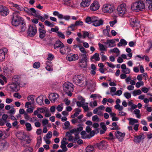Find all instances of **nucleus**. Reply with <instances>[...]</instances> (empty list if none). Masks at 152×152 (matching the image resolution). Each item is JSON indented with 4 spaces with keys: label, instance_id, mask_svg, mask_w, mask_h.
Here are the masks:
<instances>
[{
    "label": "nucleus",
    "instance_id": "19",
    "mask_svg": "<svg viewBox=\"0 0 152 152\" xmlns=\"http://www.w3.org/2000/svg\"><path fill=\"white\" fill-rule=\"evenodd\" d=\"M99 7V3L97 1H94L91 5L90 9L92 10H98Z\"/></svg>",
    "mask_w": 152,
    "mask_h": 152
},
{
    "label": "nucleus",
    "instance_id": "24",
    "mask_svg": "<svg viewBox=\"0 0 152 152\" xmlns=\"http://www.w3.org/2000/svg\"><path fill=\"white\" fill-rule=\"evenodd\" d=\"M110 28L109 26H107L106 27V28L104 29L103 30L104 34L106 36L110 37L111 35L110 34Z\"/></svg>",
    "mask_w": 152,
    "mask_h": 152
},
{
    "label": "nucleus",
    "instance_id": "20",
    "mask_svg": "<svg viewBox=\"0 0 152 152\" xmlns=\"http://www.w3.org/2000/svg\"><path fill=\"white\" fill-rule=\"evenodd\" d=\"M97 145L100 149H104L107 148V144L105 141L102 140L99 143H97Z\"/></svg>",
    "mask_w": 152,
    "mask_h": 152
},
{
    "label": "nucleus",
    "instance_id": "50",
    "mask_svg": "<svg viewBox=\"0 0 152 152\" xmlns=\"http://www.w3.org/2000/svg\"><path fill=\"white\" fill-rule=\"evenodd\" d=\"M99 46L100 50L101 51H105L106 50L105 47L103 44L99 43Z\"/></svg>",
    "mask_w": 152,
    "mask_h": 152
},
{
    "label": "nucleus",
    "instance_id": "45",
    "mask_svg": "<svg viewBox=\"0 0 152 152\" xmlns=\"http://www.w3.org/2000/svg\"><path fill=\"white\" fill-rule=\"evenodd\" d=\"M145 2L149 4L148 7L149 10H152V0H146Z\"/></svg>",
    "mask_w": 152,
    "mask_h": 152
},
{
    "label": "nucleus",
    "instance_id": "34",
    "mask_svg": "<svg viewBox=\"0 0 152 152\" xmlns=\"http://www.w3.org/2000/svg\"><path fill=\"white\" fill-rule=\"evenodd\" d=\"M128 119L129 121V125H133L138 122V120L132 118H129Z\"/></svg>",
    "mask_w": 152,
    "mask_h": 152
},
{
    "label": "nucleus",
    "instance_id": "11",
    "mask_svg": "<svg viewBox=\"0 0 152 152\" xmlns=\"http://www.w3.org/2000/svg\"><path fill=\"white\" fill-rule=\"evenodd\" d=\"M8 9L3 5H0V14L2 15L5 16L7 15L9 13Z\"/></svg>",
    "mask_w": 152,
    "mask_h": 152
},
{
    "label": "nucleus",
    "instance_id": "49",
    "mask_svg": "<svg viewBox=\"0 0 152 152\" xmlns=\"http://www.w3.org/2000/svg\"><path fill=\"white\" fill-rule=\"evenodd\" d=\"M17 86H18L15 84L13 83L11 85L10 88L12 89V90L13 91H16V90H17V89H16Z\"/></svg>",
    "mask_w": 152,
    "mask_h": 152
},
{
    "label": "nucleus",
    "instance_id": "60",
    "mask_svg": "<svg viewBox=\"0 0 152 152\" xmlns=\"http://www.w3.org/2000/svg\"><path fill=\"white\" fill-rule=\"evenodd\" d=\"M66 145V144H61V145L60 146L62 148L63 151L64 152L66 151L67 150V148Z\"/></svg>",
    "mask_w": 152,
    "mask_h": 152
},
{
    "label": "nucleus",
    "instance_id": "9",
    "mask_svg": "<svg viewBox=\"0 0 152 152\" xmlns=\"http://www.w3.org/2000/svg\"><path fill=\"white\" fill-rule=\"evenodd\" d=\"M25 12L28 14H31L32 15L37 17V16L39 14L38 12L34 8H28L26 7V10Z\"/></svg>",
    "mask_w": 152,
    "mask_h": 152
},
{
    "label": "nucleus",
    "instance_id": "36",
    "mask_svg": "<svg viewBox=\"0 0 152 152\" xmlns=\"http://www.w3.org/2000/svg\"><path fill=\"white\" fill-rule=\"evenodd\" d=\"M86 37L89 38H92L93 37V36L91 34H89L88 32L85 31L83 32V37L85 39Z\"/></svg>",
    "mask_w": 152,
    "mask_h": 152
},
{
    "label": "nucleus",
    "instance_id": "41",
    "mask_svg": "<svg viewBox=\"0 0 152 152\" xmlns=\"http://www.w3.org/2000/svg\"><path fill=\"white\" fill-rule=\"evenodd\" d=\"M91 58L94 59L96 61H99L100 59L99 54L97 53H95L92 57Z\"/></svg>",
    "mask_w": 152,
    "mask_h": 152
},
{
    "label": "nucleus",
    "instance_id": "56",
    "mask_svg": "<svg viewBox=\"0 0 152 152\" xmlns=\"http://www.w3.org/2000/svg\"><path fill=\"white\" fill-rule=\"evenodd\" d=\"M40 63L39 62H37L34 63L33 65L34 68L36 69L39 68L40 66Z\"/></svg>",
    "mask_w": 152,
    "mask_h": 152
},
{
    "label": "nucleus",
    "instance_id": "32",
    "mask_svg": "<svg viewBox=\"0 0 152 152\" xmlns=\"http://www.w3.org/2000/svg\"><path fill=\"white\" fill-rule=\"evenodd\" d=\"M106 44L108 45L109 47H111L114 46V40L107 39L106 41Z\"/></svg>",
    "mask_w": 152,
    "mask_h": 152
},
{
    "label": "nucleus",
    "instance_id": "23",
    "mask_svg": "<svg viewBox=\"0 0 152 152\" xmlns=\"http://www.w3.org/2000/svg\"><path fill=\"white\" fill-rule=\"evenodd\" d=\"M90 0H82L80 4V6L83 7H88L90 4Z\"/></svg>",
    "mask_w": 152,
    "mask_h": 152
},
{
    "label": "nucleus",
    "instance_id": "38",
    "mask_svg": "<svg viewBox=\"0 0 152 152\" xmlns=\"http://www.w3.org/2000/svg\"><path fill=\"white\" fill-rule=\"evenodd\" d=\"M25 126L26 128V130L28 131H31L32 129V127L31 124L29 123H26L25 124Z\"/></svg>",
    "mask_w": 152,
    "mask_h": 152
},
{
    "label": "nucleus",
    "instance_id": "54",
    "mask_svg": "<svg viewBox=\"0 0 152 152\" xmlns=\"http://www.w3.org/2000/svg\"><path fill=\"white\" fill-rule=\"evenodd\" d=\"M115 108L119 111H121L124 108L122 106L120 105L119 104L115 105Z\"/></svg>",
    "mask_w": 152,
    "mask_h": 152
},
{
    "label": "nucleus",
    "instance_id": "57",
    "mask_svg": "<svg viewBox=\"0 0 152 152\" xmlns=\"http://www.w3.org/2000/svg\"><path fill=\"white\" fill-rule=\"evenodd\" d=\"M124 95L127 99H129L131 96V94L128 92H125L124 94Z\"/></svg>",
    "mask_w": 152,
    "mask_h": 152
},
{
    "label": "nucleus",
    "instance_id": "21",
    "mask_svg": "<svg viewBox=\"0 0 152 152\" xmlns=\"http://www.w3.org/2000/svg\"><path fill=\"white\" fill-rule=\"evenodd\" d=\"M64 47L63 43L59 39L58 40L55 42L54 45V48L56 49L58 48H61Z\"/></svg>",
    "mask_w": 152,
    "mask_h": 152
},
{
    "label": "nucleus",
    "instance_id": "48",
    "mask_svg": "<svg viewBox=\"0 0 152 152\" xmlns=\"http://www.w3.org/2000/svg\"><path fill=\"white\" fill-rule=\"evenodd\" d=\"M28 100V101L29 102H31L33 104L34 103V96L33 95H30L29 96L27 97Z\"/></svg>",
    "mask_w": 152,
    "mask_h": 152
},
{
    "label": "nucleus",
    "instance_id": "14",
    "mask_svg": "<svg viewBox=\"0 0 152 152\" xmlns=\"http://www.w3.org/2000/svg\"><path fill=\"white\" fill-rule=\"evenodd\" d=\"M131 25L133 27L136 26L139 27L140 25V22L137 18H132L130 20Z\"/></svg>",
    "mask_w": 152,
    "mask_h": 152
},
{
    "label": "nucleus",
    "instance_id": "25",
    "mask_svg": "<svg viewBox=\"0 0 152 152\" xmlns=\"http://www.w3.org/2000/svg\"><path fill=\"white\" fill-rule=\"evenodd\" d=\"M13 70V68L10 66L8 67L5 66L4 67V71L6 74L12 72Z\"/></svg>",
    "mask_w": 152,
    "mask_h": 152
},
{
    "label": "nucleus",
    "instance_id": "27",
    "mask_svg": "<svg viewBox=\"0 0 152 152\" xmlns=\"http://www.w3.org/2000/svg\"><path fill=\"white\" fill-rule=\"evenodd\" d=\"M12 6L13 7L15 8L17 10L20 11L25 12V10H26V7L23 8L20 5L14 3H12Z\"/></svg>",
    "mask_w": 152,
    "mask_h": 152
},
{
    "label": "nucleus",
    "instance_id": "2",
    "mask_svg": "<svg viewBox=\"0 0 152 152\" xmlns=\"http://www.w3.org/2000/svg\"><path fill=\"white\" fill-rule=\"evenodd\" d=\"M19 11L14 12L12 14V23L14 26H17L20 25L22 20L21 18L18 15Z\"/></svg>",
    "mask_w": 152,
    "mask_h": 152
},
{
    "label": "nucleus",
    "instance_id": "10",
    "mask_svg": "<svg viewBox=\"0 0 152 152\" xmlns=\"http://www.w3.org/2000/svg\"><path fill=\"white\" fill-rule=\"evenodd\" d=\"M8 52V49L6 48L0 49V61H3L5 58V55Z\"/></svg>",
    "mask_w": 152,
    "mask_h": 152
},
{
    "label": "nucleus",
    "instance_id": "51",
    "mask_svg": "<svg viewBox=\"0 0 152 152\" xmlns=\"http://www.w3.org/2000/svg\"><path fill=\"white\" fill-rule=\"evenodd\" d=\"M79 134V132H76L75 133V138L73 139V141L74 142H76L77 140H78L79 138V137L78 135V134Z\"/></svg>",
    "mask_w": 152,
    "mask_h": 152
},
{
    "label": "nucleus",
    "instance_id": "13",
    "mask_svg": "<svg viewBox=\"0 0 152 152\" xmlns=\"http://www.w3.org/2000/svg\"><path fill=\"white\" fill-rule=\"evenodd\" d=\"M115 136L118 140L120 142H121L124 140L125 133L117 131L115 132Z\"/></svg>",
    "mask_w": 152,
    "mask_h": 152
},
{
    "label": "nucleus",
    "instance_id": "3",
    "mask_svg": "<svg viewBox=\"0 0 152 152\" xmlns=\"http://www.w3.org/2000/svg\"><path fill=\"white\" fill-rule=\"evenodd\" d=\"M73 87L72 84L68 82L65 83L63 85L64 91L70 96L72 95V92L73 91Z\"/></svg>",
    "mask_w": 152,
    "mask_h": 152
},
{
    "label": "nucleus",
    "instance_id": "40",
    "mask_svg": "<svg viewBox=\"0 0 152 152\" xmlns=\"http://www.w3.org/2000/svg\"><path fill=\"white\" fill-rule=\"evenodd\" d=\"M90 97L91 98H92L93 99H95L97 98H101L102 97L99 94H91L90 96Z\"/></svg>",
    "mask_w": 152,
    "mask_h": 152
},
{
    "label": "nucleus",
    "instance_id": "29",
    "mask_svg": "<svg viewBox=\"0 0 152 152\" xmlns=\"http://www.w3.org/2000/svg\"><path fill=\"white\" fill-rule=\"evenodd\" d=\"M36 102L39 105H43V100L42 96H39L36 99Z\"/></svg>",
    "mask_w": 152,
    "mask_h": 152
},
{
    "label": "nucleus",
    "instance_id": "43",
    "mask_svg": "<svg viewBox=\"0 0 152 152\" xmlns=\"http://www.w3.org/2000/svg\"><path fill=\"white\" fill-rule=\"evenodd\" d=\"M31 138L29 136L27 137V138L25 139V144L26 145L25 147L27 146V145L29 144L31 142Z\"/></svg>",
    "mask_w": 152,
    "mask_h": 152
},
{
    "label": "nucleus",
    "instance_id": "35",
    "mask_svg": "<svg viewBox=\"0 0 152 152\" xmlns=\"http://www.w3.org/2000/svg\"><path fill=\"white\" fill-rule=\"evenodd\" d=\"M86 152H95L94 146L91 145H88L86 149Z\"/></svg>",
    "mask_w": 152,
    "mask_h": 152
},
{
    "label": "nucleus",
    "instance_id": "53",
    "mask_svg": "<svg viewBox=\"0 0 152 152\" xmlns=\"http://www.w3.org/2000/svg\"><path fill=\"white\" fill-rule=\"evenodd\" d=\"M144 85V83L142 81H140L136 83V87L137 88H140L141 86Z\"/></svg>",
    "mask_w": 152,
    "mask_h": 152
},
{
    "label": "nucleus",
    "instance_id": "55",
    "mask_svg": "<svg viewBox=\"0 0 152 152\" xmlns=\"http://www.w3.org/2000/svg\"><path fill=\"white\" fill-rule=\"evenodd\" d=\"M57 35L59 37L64 39L65 38V35L64 34L60 31L58 32Z\"/></svg>",
    "mask_w": 152,
    "mask_h": 152
},
{
    "label": "nucleus",
    "instance_id": "58",
    "mask_svg": "<svg viewBox=\"0 0 152 152\" xmlns=\"http://www.w3.org/2000/svg\"><path fill=\"white\" fill-rule=\"evenodd\" d=\"M85 21L86 23L88 24H91L92 23L91 17H87L86 18Z\"/></svg>",
    "mask_w": 152,
    "mask_h": 152
},
{
    "label": "nucleus",
    "instance_id": "26",
    "mask_svg": "<svg viewBox=\"0 0 152 152\" xmlns=\"http://www.w3.org/2000/svg\"><path fill=\"white\" fill-rule=\"evenodd\" d=\"M46 64L47 66L45 68L48 71H52L53 70L52 64V62L49 61H47L46 62Z\"/></svg>",
    "mask_w": 152,
    "mask_h": 152
},
{
    "label": "nucleus",
    "instance_id": "18",
    "mask_svg": "<svg viewBox=\"0 0 152 152\" xmlns=\"http://www.w3.org/2000/svg\"><path fill=\"white\" fill-rule=\"evenodd\" d=\"M58 97V95L56 93L51 94L49 96V99L52 102H54L57 100Z\"/></svg>",
    "mask_w": 152,
    "mask_h": 152
},
{
    "label": "nucleus",
    "instance_id": "4",
    "mask_svg": "<svg viewBox=\"0 0 152 152\" xmlns=\"http://www.w3.org/2000/svg\"><path fill=\"white\" fill-rule=\"evenodd\" d=\"M145 8V3L136 2L133 3L131 5L132 10L137 12L144 10Z\"/></svg>",
    "mask_w": 152,
    "mask_h": 152
},
{
    "label": "nucleus",
    "instance_id": "33",
    "mask_svg": "<svg viewBox=\"0 0 152 152\" xmlns=\"http://www.w3.org/2000/svg\"><path fill=\"white\" fill-rule=\"evenodd\" d=\"M69 49V48L68 47L64 45L63 47L60 48V52L61 54H64L68 52Z\"/></svg>",
    "mask_w": 152,
    "mask_h": 152
},
{
    "label": "nucleus",
    "instance_id": "6",
    "mask_svg": "<svg viewBox=\"0 0 152 152\" xmlns=\"http://www.w3.org/2000/svg\"><path fill=\"white\" fill-rule=\"evenodd\" d=\"M117 11L120 16L123 15L126 11V5L122 4L118 6L117 8Z\"/></svg>",
    "mask_w": 152,
    "mask_h": 152
},
{
    "label": "nucleus",
    "instance_id": "59",
    "mask_svg": "<svg viewBox=\"0 0 152 152\" xmlns=\"http://www.w3.org/2000/svg\"><path fill=\"white\" fill-rule=\"evenodd\" d=\"M106 94H110L112 96H114V87H111L110 92L107 91Z\"/></svg>",
    "mask_w": 152,
    "mask_h": 152
},
{
    "label": "nucleus",
    "instance_id": "8",
    "mask_svg": "<svg viewBox=\"0 0 152 152\" xmlns=\"http://www.w3.org/2000/svg\"><path fill=\"white\" fill-rule=\"evenodd\" d=\"M37 32V30L35 26H30L28 29V35L31 37H34Z\"/></svg>",
    "mask_w": 152,
    "mask_h": 152
},
{
    "label": "nucleus",
    "instance_id": "47",
    "mask_svg": "<svg viewBox=\"0 0 152 152\" xmlns=\"http://www.w3.org/2000/svg\"><path fill=\"white\" fill-rule=\"evenodd\" d=\"M24 24V23L23 22H22L20 24V30L22 32H23L25 31L26 27V26L25 25V24Z\"/></svg>",
    "mask_w": 152,
    "mask_h": 152
},
{
    "label": "nucleus",
    "instance_id": "22",
    "mask_svg": "<svg viewBox=\"0 0 152 152\" xmlns=\"http://www.w3.org/2000/svg\"><path fill=\"white\" fill-rule=\"evenodd\" d=\"M38 31L39 33V37L41 39H43L45 36L46 31L45 29L39 28Z\"/></svg>",
    "mask_w": 152,
    "mask_h": 152
},
{
    "label": "nucleus",
    "instance_id": "28",
    "mask_svg": "<svg viewBox=\"0 0 152 152\" xmlns=\"http://www.w3.org/2000/svg\"><path fill=\"white\" fill-rule=\"evenodd\" d=\"M103 21L102 20L97 19L95 22L92 23V25L95 26H98L103 24Z\"/></svg>",
    "mask_w": 152,
    "mask_h": 152
},
{
    "label": "nucleus",
    "instance_id": "7",
    "mask_svg": "<svg viewBox=\"0 0 152 152\" xmlns=\"http://www.w3.org/2000/svg\"><path fill=\"white\" fill-rule=\"evenodd\" d=\"M114 6L113 5L107 4L103 6L102 11L104 13H111L113 10Z\"/></svg>",
    "mask_w": 152,
    "mask_h": 152
},
{
    "label": "nucleus",
    "instance_id": "39",
    "mask_svg": "<svg viewBox=\"0 0 152 152\" xmlns=\"http://www.w3.org/2000/svg\"><path fill=\"white\" fill-rule=\"evenodd\" d=\"M142 93L140 89L137 90H134L132 92V94L134 96H135L137 95L140 94Z\"/></svg>",
    "mask_w": 152,
    "mask_h": 152
},
{
    "label": "nucleus",
    "instance_id": "61",
    "mask_svg": "<svg viewBox=\"0 0 152 152\" xmlns=\"http://www.w3.org/2000/svg\"><path fill=\"white\" fill-rule=\"evenodd\" d=\"M33 151V148L31 147H29L26 148L23 152H32Z\"/></svg>",
    "mask_w": 152,
    "mask_h": 152
},
{
    "label": "nucleus",
    "instance_id": "1",
    "mask_svg": "<svg viewBox=\"0 0 152 152\" xmlns=\"http://www.w3.org/2000/svg\"><path fill=\"white\" fill-rule=\"evenodd\" d=\"M72 80L75 84L82 87L85 86L88 83L86 77L82 75H75L73 77Z\"/></svg>",
    "mask_w": 152,
    "mask_h": 152
},
{
    "label": "nucleus",
    "instance_id": "30",
    "mask_svg": "<svg viewBox=\"0 0 152 152\" xmlns=\"http://www.w3.org/2000/svg\"><path fill=\"white\" fill-rule=\"evenodd\" d=\"M74 110L75 111V113L74 115H71V117L72 118L78 116L79 113L81 112V110L79 108H75L74 109Z\"/></svg>",
    "mask_w": 152,
    "mask_h": 152
},
{
    "label": "nucleus",
    "instance_id": "31",
    "mask_svg": "<svg viewBox=\"0 0 152 152\" xmlns=\"http://www.w3.org/2000/svg\"><path fill=\"white\" fill-rule=\"evenodd\" d=\"M127 44V42L124 39H121L120 40V42L117 44V46L118 47H120L123 45L124 46L126 45Z\"/></svg>",
    "mask_w": 152,
    "mask_h": 152
},
{
    "label": "nucleus",
    "instance_id": "15",
    "mask_svg": "<svg viewBox=\"0 0 152 152\" xmlns=\"http://www.w3.org/2000/svg\"><path fill=\"white\" fill-rule=\"evenodd\" d=\"M145 138V136L143 133H141L138 136H134V141L136 143H140L142 140Z\"/></svg>",
    "mask_w": 152,
    "mask_h": 152
},
{
    "label": "nucleus",
    "instance_id": "46",
    "mask_svg": "<svg viewBox=\"0 0 152 152\" xmlns=\"http://www.w3.org/2000/svg\"><path fill=\"white\" fill-rule=\"evenodd\" d=\"M82 107L84 110L85 111H88L89 110V108L88 107V103H84L82 106Z\"/></svg>",
    "mask_w": 152,
    "mask_h": 152
},
{
    "label": "nucleus",
    "instance_id": "16",
    "mask_svg": "<svg viewBox=\"0 0 152 152\" xmlns=\"http://www.w3.org/2000/svg\"><path fill=\"white\" fill-rule=\"evenodd\" d=\"M9 146L8 143L4 140L0 141V150L5 151L7 150Z\"/></svg>",
    "mask_w": 152,
    "mask_h": 152
},
{
    "label": "nucleus",
    "instance_id": "5",
    "mask_svg": "<svg viewBox=\"0 0 152 152\" xmlns=\"http://www.w3.org/2000/svg\"><path fill=\"white\" fill-rule=\"evenodd\" d=\"M17 137L20 140H21V144L22 145L25 147L26 146L25 144V139L27 138V136L23 132H17L16 134Z\"/></svg>",
    "mask_w": 152,
    "mask_h": 152
},
{
    "label": "nucleus",
    "instance_id": "62",
    "mask_svg": "<svg viewBox=\"0 0 152 152\" xmlns=\"http://www.w3.org/2000/svg\"><path fill=\"white\" fill-rule=\"evenodd\" d=\"M92 120L93 121L99 122V119L97 115H95L92 117Z\"/></svg>",
    "mask_w": 152,
    "mask_h": 152
},
{
    "label": "nucleus",
    "instance_id": "42",
    "mask_svg": "<svg viewBox=\"0 0 152 152\" xmlns=\"http://www.w3.org/2000/svg\"><path fill=\"white\" fill-rule=\"evenodd\" d=\"M80 134L81 135V137L83 139H85L88 138V137L85 131H82L80 133ZM89 138H90V137H89Z\"/></svg>",
    "mask_w": 152,
    "mask_h": 152
},
{
    "label": "nucleus",
    "instance_id": "64",
    "mask_svg": "<svg viewBox=\"0 0 152 152\" xmlns=\"http://www.w3.org/2000/svg\"><path fill=\"white\" fill-rule=\"evenodd\" d=\"M122 72L126 74H129L130 72V69L126 68L124 70H122Z\"/></svg>",
    "mask_w": 152,
    "mask_h": 152
},
{
    "label": "nucleus",
    "instance_id": "12",
    "mask_svg": "<svg viewBox=\"0 0 152 152\" xmlns=\"http://www.w3.org/2000/svg\"><path fill=\"white\" fill-rule=\"evenodd\" d=\"M79 56L77 54H73L70 53L67 55L66 57V59L69 61H75L77 60Z\"/></svg>",
    "mask_w": 152,
    "mask_h": 152
},
{
    "label": "nucleus",
    "instance_id": "17",
    "mask_svg": "<svg viewBox=\"0 0 152 152\" xmlns=\"http://www.w3.org/2000/svg\"><path fill=\"white\" fill-rule=\"evenodd\" d=\"M88 59V58L86 54H80V63H85L86 64Z\"/></svg>",
    "mask_w": 152,
    "mask_h": 152
},
{
    "label": "nucleus",
    "instance_id": "63",
    "mask_svg": "<svg viewBox=\"0 0 152 152\" xmlns=\"http://www.w3.org/2000/svg\"><path fill=\"white\" fill-rule=\"evenodd\" d=\"M85 101L84 100V101H78L76 102V104L77 105V106L78 107H82L83 105L85 102H84Z\"/></svg>",
    "mask_w": 152,
    "mask_h": 152
},
{
    "label": "nucleus",
    "instance_id": "52",
    "mask_svg": "<svg viewBox=\"0 0 152 152\" xmlns=\"http://www.w3.org/2000/svg\"><path fill=\"white\" fill-rule=\"evenodd\" d=\"M52 136V133L51 131H49L48 132L46 135L45 136L44 138H46V139H49Z\"/></svg>",
    "mask_w": 152,
    "mask_h": 152
},
{
    "label": "nucleus",
    "instance_id": "37",
    "mask_svg": "<svg viewBox=\"0 0 152 152\" xmlns=\"http://www.w3.org/2000/svg\"><path fill=\"white\" fill-rule=\"evenodd\" d=\"M105 111L108 113H110V115L112 116V120L113 121H114V113H112L111 112V109L110 107H107L105 109Z\"/></svg>",
    "mask_w": 152,
    "mask_h": 152
},
{
    "label": "nucleus",
    "instance_id": "44",
    "mask_svg": "<svg viewBox=\"0 0 152 152\" xmlns=\"http://www.w3.org/2000/svg\"><path fill=\"white\" fill-rule=\"evenodd\" d=\"M44 23L46 26L51 27H53L54 26V23H51L49 21L47 20H46L45 21Z\"/></svg>",
    "mask_w": 152,
    "mask_h": 152
}]
</instances>
